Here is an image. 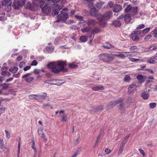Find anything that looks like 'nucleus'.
I'll list each match as a JSON object with an SVG mask.
<instances>
[{
	"mask_svg": "<svg viewBox=\"0 0 157 157\" xmlns=\"http://www.w3.org/2000/svg\"><path fill=\"white\" fill-rule=\"evenodd\" d=\"M39 2L42 12L46 15H48L51 12L52 7L53 5L52 2L48 0H33Z\"/></svg>",
	"mask_w": 157,
	"mask_h": 157,
	"instance_id": "1",
	"label": "nucleus"
},
{
	"mask_svg": "<svg viewBox=\"0 0 157 157\" xmlns=\"http://www.w3.org/2000/svg\"><path fill=\"white\" fill-rule=\"evenodd\" d=\"M66 65L65 61L59 60L55 63H50L48 64L47 67L48 68H51L54 73H58L64 70Z\"/></svg>",
	"mask_w": 157,
	"mask_h": 157,
	"instance_id": "2",
	"label": "nucleus"
},
{
	"mask_svg": "<svg viewBox=\"0 0 157 157\" xmlns=\"http://www.w3.org/2000/svg\"><path fill=\"white\" fill-rule=\"evenodd\" d=\"M100 59L106 63H109L112 61L114 59V57L108 53H103L98 56Z\"/></svg>",
	"mask_w": 157,
	"mask_h": 157,
	"instance_id": "3",
	"label": "nucleus"
},
{
	"mask_svg": "<svg viewBox=\"0 0 157 157\" xmlns=\"http://www.w3.org/2000/svg\"><path fill=\"white\" fill-rule=\"evenodd\" d=\"M141 34V30H134L131 34V37L133 41H138Z\"/></svg>",
	"mask_w": 157,
	"mask_h": 157,
	"instance_id": "4",
	"label": "nucleus"
},
{
	"mask_svg": "<svg viewBox=\"0 0 157 157\" xmlns=\"http://www.w3.org/2000/svg\"><path fill=\"white\" fill-rule=\"evenodd\" d=\"M11 2L10 0H3L2 2V5L4 7L5 10L7 12L11 9Z\"/></svg>",
	"mask_w": 157,
	"mask_h": 157,
	"instance_id": "5",
	"label": "nucleus"
},
{
	"mask_svg": "<svg viewBox=\"0 0 157 157\" xmlns=\"http://www.w3.org/2000/svg\"><path fill=\"white\" fill-rule=\"evenodd\" d=\"M25 4V0H14L13 7L15 9H18L20 6H23Z\"/></svg>",
	"mask_w": 157,
	"mask_h": 157,
	"instance_id": "6",
	"label": "nucleus"
},
{
	"mask_svg": "<svg viewBox=\"0 0 157 157\" xmlns=\"http://www.w3.org/2000/svg\"><path fill=\"white\" fill-rule=\"evenodd\" d=\"M101 32L100 29L96 27L94 28L91 31V35L89 36L90 39V44L91 43L94 37V34L98 33Z\"/></svg>",
	"mask_w": 157,
	"mask_h": 157,
	"instance_id": "7",
	"label": "nucleus"
},
{
	"mask_svg": "<svg viewBox=\"0 0 157 157\" xmlns=\"http://www.w3.org/2000/svg\"><path fill=\"white\" fill-rule=\"evenodd\" d=\"M123 101V100L122 99H120L118 100H116L115 101H112L109 102L107 105V107L109 109H111L114 107L116 105L121 103Z\"/></svg>",
	"mask_w": 157,
	"mask_h": 157,
	"instance_id": "8",
	"label": "nucleus"
},
{
	"mask_svg": "<svg viewBox=\"0 0 157 157\" xmlns=\"http://www.w3.org/2000/svg\"><path fill=\"white\" fill-rule=\"evenodd\" d=\"M61 12L62 13L57 16L58 19L59 20L65 21L68 18V16L67 13H63L62 11Z\"/></svg>",
	"mask_w": 157,
	"mask_h": 157,
	"instance_id": "9",
	"label": "nucleus"
},
{
	"mask_svg": "<svg viewBox=\"0 0 157 157\" xmlns=\"http://www.w3.org/2000/svg\"><path fill=\"white\" fill-rule=\"evenodd\" d=\"M51 85H55L57 86H60L63 83L61 80L57 79H51L47 81Z\"/></svg>",
	"mask_w": 157,
	"mask_h": 157,
	"instance_id": "10",
	"label": "nucleus"
},
{
	"mask_svg": "<svg viewBox=\"0 0 157 157\" xmlns=\"http://www.w3.org/2000/svg\"><path fill=\"white\" fill-rule=\"evenodd\" d=\"M150 90L145 89L142 91L141 94V96L143 99L147 100L149 97V92Z\"/></svg>",
	"mask_w": 157,
	"mask_h": 157,
	"instance_id": "11",
	"label": "nucleus"
},
{
	"mask_svg": "<svg viewBox=\"0 0 157 157\" xmlns=\"http://www.w3.org/2000/svg\"><path fill=\"white\" fill-rule=\"evenodd\" d=\"M30 73H27L24 75L22 76L23 78H25V80L27 82H30L34 79V78L33 77L30 76Z\"/></svg>",
	"mask_w": 157,
	"mask_h": 157,
	"instance_id": "12",
	"label": "nucleus"
},
{
	"mask_svg": "<svg viewBox=\"0 0 157 157\" xmlns=\"http://www.w3.org/2000/svg\"><path fill=\"white\" fill-rule=\"evenodd\" d=\"M47 95L46 93L44 92L37 94V101H42V100L46 99Z\"/></svg>",
	"mask_w": 157,
	"mask_h": 157,
	"instance_id": "13",
	"label": "nucleus"
},
{
	"mask_svg": "<svg viewBox=\"0 0 157 157\" xmlns=\"http://www.w3.org/2000/svg\"><path fill=\"white\" fill-rule=\"evenodd\" d=\"M27 6H29V10L32 11H36L38 6L34 2H33L31 4L29 2L27 3Z\"/></svg>",
	"mask_w": 157,
	"mask_h": 157,
	"instance_id": "14",
	"label": "nucleus"
},
{
	"mask_svg": "<svg viewBox=\"0 0 157 157\" xmlns=\"http://www.w3.org/2000/svg\"><path fill=\"white\" fill-rule=\"evenodd\" d=\"M136 89V86L134 84L130 85L128 88V92L129 94L133 93L135 91Z\"/></svg>",
	"mask_w": 157,
	"mask_h": 157,
	"instance_id": "15",
	"label": "nucleus"
},
{
	"mask_svg": "<svg viewBox=\"0 0 157 157\" xmlns=\"http://www.w3.org/2000/svg\"><path fill=\"white\" fill-rule=\"evenodd\" d=\"M91 89L94 91H98L100 90H103L104 89V87L102 85L97 86L94 85L92 86L91 87Z\"/></svg>",
	"mask_w": 157,
	"mask_h": 157,
	"instance_id": "16",
	"label": "nucleus"
},
{
	"mask_svg": "<svg viewBox=\"0 0 157 157\" xmlns=\"http://www.w3.org/2000/svg\"><path fill=\"white\" fill-rule=\"evenodd\" d=\"M114 56H115L119 57L121 59H124L127 56V55H126L125 52H119L117 54H114Z\"/></svg>",
	"mask_w": 157,
	"mask_h": 157,
	"instance_id": "17",
	"label": "nucleus"
},
{
	"mask_svg": "<svg viewBox=\"0 0 157 157\" xmlns=\"http://www.w3.org/2000/svg\"><path fill=\"white\" fill-rule=\"evenodd\" d=\"M128 3H125L123 6L124 8L126 7L125 10V12L126 13H128L131 12L132 7L130 5H128Z\"/></svg>",
	"mask_w": 157,
	"mask_h": 157,
	"instance_id": "18",
	"label": "nucleus"
},
{
	"mask_svg": "<svg viewBox=\"0 0 157 157\" xmlns=\"http://www.w3.org/2000/svg\"><path fill=\"white\" fill-rule=\"evenodd\" d=\"M105 19H108L110 18L113 16V13L111 11H107L103 15Z\"/></svg>",
	"mask_w": 157,
	"mask_h": 157,
	"instance_id": "19",
	"label": "nucleus"
},
{
	"mask_svg": "<svg viewBox=\"0 0 157 157\" xmlns=\"http://www.w3.org/2000/svg\"><path fill=\"white\" fill-rule=\"evenodd\" d=\"M147 62L150 63L155 64L157 63V56L151 57L148 59Z\"/></svg>",
	"mask_w": 157,
	"mask_h": 157,
	"instance_id": "20",
	"label": "nucleus"
},
{
	"mask_svg": "<svg viewBox=\"0 0 157 157\" xmlns=\"http://www.w3.org/2000/svg\"><path fill=\"white\" fill-rule=\"evenodd\" d=\"M122 9V6L119 5H115L113 9V11L115 13H118Z\"/></svg>",
	"mask_w": 157,
	"mask_h": 157,
	"instance_id": "21",
	"label": "nucleus"
},
{
	"mask_svg": "<svg viewBox=\"0 0 157 157\" xmlns=\"http://www.w3.org/2000/svg\"><path fill=\"white\" fill-rule=\"evenodd\" d=\"M131 20V16L130 14H126L124 16V21L127 24L130 23Z\"/></svg>",
	"mask_w": 157,
	"mask_h": 157,
	"instance_id": "22",
	"label": "nucleus"
},
{
	"mask_svg": "<svg viewBox=\"0 0 157 157\" xmlns=\"http://www.w3.org/2000/svg\"><path fill=\"white\" fill-rule=\"evenodd\" d=\"M90 14L91 16H97L98 11L94 8H92L90 9Z\"/></svg>",
	"mask_w": 157,
	"mask_h": 157,
	"instance_id": "23",
	"label": "nucleus"
},
{
	"mask_svg": "<svg viewBox=\"0 0 157 157\" xmlns=\"http://www.w3.org/2000/svg\"><path fill=\"white\" fill-rule=\"evenodd\" d=\"M112 24L116 27H119L121 25V23L119 19L114 20L112 21Z\"/></svg>",
	"mask_w": 157,
	"mask_h": 157,
	"instance_id": "24",
	"label": "nucleus"
},
{
	"mask_svg": "<svg viewBox=\"0 0 157 157\" xmlns=\"http://www.w3.org/2000/svg\"><path fill=\"white\" fill-rule=\"evenodd\" d=\"M87 22H88V24L89 25L94 26L96 24L95 21L92 19H88L87 20Z\"/></svg>",
	"mask_w": 157,
	"mask_h": 157,
	"instance_id": "25",
	"label": "nucleus"
},
{
	"mask_svg": "<svg viewBox=\"0 0 157 157\" xmlns=\"http://www.w3.org/2000/svg\"><path fill=\"white\" fill-rule=\"evenodd\" d=\"M0 148L3 151H6L7 148L4 147L3 140L2 139H0Z\"/></svg>",
	"mask_w": 157,
	"mask_h": 157,
	"instance_id": "26",
	"label": "nucleus"
},
{
	"mask_svg": "<svg viewBox=\"0 0 157 157\" xmlns=\"http://www.w3.org/2000/svg\"><path fill=\"white\" fill-rule=\"evenodd\" d=\"M138 8L137 7H132L130 13L133 15H136L137 13Z\"/></svg>",
	"mask_w": 157,
	"mask_h": 157,
	"instance_id": "27",
	"label": "nucleus"
},
{
	"mask_svg": "<svg viewBox=\"0 0 157 157\" xmlns=\"http://www.w3.org/2000/svg\"><path fill=\"white\" fill-rule=\"evenodd\" d=\"M69 67L71 68H75L78 67V63L76 62H73L69 64Z\"/></svg>",
	"mask_w": 157,
	"mask_h": 157,
	"instance_id": "28",
	"label": "nucleus"
},
{
	"mask_svg": "<svg viewBox=\"0 0 157 157\" xmlns=\"http://www.w3.org/2000/svg\"><path fill=\"white\" fill-rule=\"evenodd\" d=\"M18 67H14L10 68L9 69V71L13 74L16 73L18 71Z\"/></svg>",
	"mask_w": 157,
	"mask_h": 157,
	"instance_id": "29",
	"label": "nucleus"
},
{
	"mask_svg": "<svg viewBox=\"0 0 157 157\" xmlns=\"http://www.w3.org/2000/svg\"><path fill=\"white\" fill-rule=\"evenodd\" d=\"M113 47V45L110 44L109 42H106L105 44L104 45L102 46V47L104 48H106L107 49H109L112 48Z\"/></svg>",
	"mask_w": 157,
	"mask_h": 157,
	"instance_id": "30",
	"label": "nucleus"
},
{
	"mask_svg": "<svg viewBox=\"0 0 157 157\" xmlns=\"http://www.w3.org/2000/svg\"><path fill=\"white\" fill-rule=\"evenodd\" d=\"M138 48L137 46L134 45L132 46L129 49L130 51L135 52V54H136L137 52L136 51L138 50Z\"/></svg>",
	"mask_w": 157,
	"mask_h": 157,
	"instance_id": "31",
	"label": "nucleus"
},
{
	"mask_svg": "<svg viewBox=\"0 0 157 157\" xmlns=\"http://www.w3.org/2000/svg\"><path fill=\"white\" fill-rule=\"evenodd\" d=\"M104 4V2L101 1H99L98 2H97L96 6L99 9H100Z\"/></svg>",
	"mask_w": 157,
	"mask_h": 157,
	"instance_id": "32",
	"label": "nucleus"
},
{
	"mask_svg": "<svg viewBox=\"0 0 157 157\" xmlns=\"http://www.w3.org/2000/svg\"><path fill=\"white\" fill-rule=\"evenodd\" d=\"M125 105L124 103H122L120 105V109L121 113H123L124 112L125 110L124 108Z\"/></svg>",
	"mask_w": 157,
	"mask_h": 157,
	"instance_id": "33",
	"label": "nucleus"
},
{
	"mask_svg": "<svg viewBox=\"0 0 157 157\" xmlns=\"http://www.w3.org/2000/svg\"><path fill=\"white\" fill-rule=\"evenodd\" d=\"M29 98L30 99H35L37 100V94L30 95L29 96Z\"/></svg>",
	"mask_w": 157,
	"mask_h": 157,
	"instance_id": "34",
	"label": "nucleus"
},
{
	"mask_svg": "<svg viewBox=\"0 0 157 157\" xmlns=\"http://www.w3.org/2000/svg\"><path fill=\"white\" fill-rule=\"evenodd\" d=\"M115 4L114 2H112L111 1H109L107 4V7L109 8H113L114 7V6Z\"/></svg>",
	"mask_w": 157,
	"mask_h": 157,
	"instance_id": "35",
	"label": "nucleus"
},
{
	"mask_svg": "<svg viewBox=\"0 0 157 157\" xmlns=\"http://www.w3.org/2000/svg\"><path fill=\"white\" fill-rule=\"evenodd\" d=\"M42 71L43 72H44V70H43L35 69L33 71V72L36 74H41V72Z\"/></svg>",
	"mask_w": 157,
	"mask_h": 157,
	"instance_id": "36",
	"label": "nucleus"
},
{
	"mask_svg": "<svg viewBox=\"0 0 157 157\" xmlns=\"http://www.w3.org/2000/svg\"><path fill=\"white\" fill-rule=\"evenodd\" d=\"M131 78L130 76L128 75H125L124 78V81L125 82H129L130 81Z\"/></svg>",
	"mask_w": 157,
	"mask_h": 157,
	"instance_id": "37",
	"label": "nucleus"
},
{
	"mask_svg": "<svg viewBox=\"0 0 157 157\" xmlns=\"http://www.w3.org/2000/svg\"><path fill=\"white\" fill-rule=\"evenodd\" d=\"M46 49L47 51L49 52H52L54 51V48L53 46L46 47Z\"/></svg>",
	"mask_w": 157,
	"mask_h": 157,
	"instance_id": "38",
	"label": "nucleus"
},
{
	"mask_svg": "<svg viewBox=\"0 0 157 157\" xmlns=\"http://www.w3.org/2000/svg\"><path fill=\"white\" fill-rule=\"evenodd\" d=\"M90 29V28L89 27H86L84 28H82L81 30L83 33H86L89 32Z\"/></svg>",
	"mask_w": 157,
	"mask_h": 157,
	"instance_id": "39",
	"label": "nucleus"
},
{
	"mask_svg": "<svg viewBox=\"0 0 157 157\" xmlns=\"http://www.w3.org/2000/svg\"><path fill=\"white\" fill-rule=\"evenodd\" d=\"M144 27L145 25L144 24H140L137 27L135 30H140V29L144 28Z\"/></svg>",
	"mask_w": 157,
	"mask_h": 157,
	"instance_id": "40",
	"label": "nucleus"
},
{
	"mask_svg": "<svg viewBox=\"0 0 157 157\" xmlns=\"http://www.w3.org/2000/svg\"><path fill=\"white\" fill-rule=\"evenodd\" d=\"M61 119L62 121L63 122H65L67 121V116L65 114H63L61 117Z\"/></svg>",
	"mask_w": 157,
	"mask_h": 157,
	"instance_id": "41",
	"label": "nucleus"
},
{
	"mask_svg": "<svg viewBox=\"0 0 157 157\" xmlns=\"http://www.w3.org/2000/svg\"><path fill=\"white\" fill-rule=\"evenodd\" d=\"M97 16V19L100 22H101L102 20L105 19H104V17L103 15L102 14H100Z\"/></svg>",
	"mask_w": 157,
	"mask_h": 157,
	"instance_id": "42",
	"label": "nucleus"
},
{
	"mask_svg": "<svg viewBox=\"0 0 157 157\" xmlns=\"http://www.w3.org/2000/svg\"><path fill=\"white\" fill-rule=\"evenodd\" d=\"M150 29V27H148L144 29L142 31H141V33H142L143 34H145L147 33L149 31Z\"/></svg>",
	"mask_w": 157,
	"mask_h": 157,
	"instance_id": "43",
	"label": "nucleus"
},
{
	"mask_svg": "<svg viewBox=\"0 0 157 157\" xmlns=\"http://www.w3.org/2000/svg\"><path fill=\"white\" fill-rule=\"evenodd\" d=\"M80 39L82 42H85L87 40V38L86 36H82L80 37Z\"/></svg>",
	"mask_w": 157,
	"mask_h": 157,
	"instance_id": "44",
	"label": "nucleus"
},
{
	"mask_svg": "<svg viewBox=\"0 0 157 157\" xmlns=\"http://www.w3.org/2000/svg\"><path fill=\"white\" fill-rule=\"evenodd\" d=\"M124 147H123L121 146H120L119 148V151L117 153L118 155H120L121 154V153H122V152H123V151Z\"/></svg>",
	"mask_w": 157,
	"mask_h": 157,
	"instance_id": "45",
	"label": "nucleus"
},
{
	"mask_svg": "<svg viewBox=\"0 0 157 157\" xmlns=\"http://www.w3.org/2000/svg\"><path fill=\"white\" fill-rule=\"evenodd\" d=\"M152 35L154 37L157 38V27L153 31Z\"/></svg>",
	"mask_w": 157,
	"mask_h": 157,
	"instance_id": "46",
	"label": "nucleus"
},
{
	"mask_svg": "<svg viewBox=\"0 0 157 157\" xmlns=\"http://www.w3.org/2000/svg\"><path fill=\"white\" fill-rule=\"evenodd\" d=\"M127 102L129 104L132 103H134V101L131 97H128L127 100Z\"/></svg>",
	"mask_w": 157,
	"mask_h": 157,
	"instance_id": "47",
	"label": "nucleus"
},
{
	"mask_svg": "<svg viewBox=\"0 0 157 157\" xmlns=\"http://www.w3.org/2000/svg\"><path fill=\"white\" fill-rule=\"evenodd\" d=\"M149 105L151 109H153L156 107V103H151L149 104Z\"/></svg>",
	"mask_w": 157,
	"mask_h": 157,
	"instance_id": "48",
	"label": "nucleus"
},
{
	"mask_svg": "<svg viewBox=\"0 0 157 157\" xmlns=\"http://www.w3.org/2000/svg\"><path fill=\"white\" fill-rule=\"evenodd\" d=\"M128 140L124 139V138L123 139V140H122L121 143V144L120 146H121L123 147H124L125 144L126 143Z\"/></svg>",
	"mask_w": 157,
	"mask_h": 157,
	"instance_id": "49",
	"label": "nucleus"
},
{
	"mask_svg": "<svg viewBox=\"0 0 157 157\" xmlns=\"http://www.w3.org/2000/svg\"><path fill=\"white\" fill-rule=\"evenodd\" d=\"M75 17L77 19L81 21L83 19V17L82 16H80L78 15H75Z\"/></svg>",
	"mask_w": 157,
	"mask_h": 157,
	"instance_id": "50",
	"label": "nucleus"
},
{
	"mask_svg": "<svg viewBox=\"0 0 157 157\" xmlns=\"http://www.w3.org/2000/svg\"><path fill=\"white\" fill-rule=\"evenodd\" d=\"M149 50H155L157 51V46H152L148 48Z\"/></svg>",
	"mask_w": 157,
	"mask_h": 157,
	"instance_id": "51",
	"label": "nucleus"
},
{
	"mask_svg": "<svg viewBox=\"0 0 157 157\" xmlns=\"http://www.w3.org/2000/svg\"><path fill=\"white\" fill-rule=\"evenodd\" d=\"M137 78L140 82H141L143 80V76L141 75H139L137 76Z\"/></svg>",
	"mask_w": 157,
	"mask_h": 157,
	"instance_id": "52",
	"label": "nucleus"
},
{
	"mask_svg": "<svg viewBox=\"0 0 157 157\" xmlns=\"http://www.w3.org/2000/svg\"><path fill=\"white\" fill-rule=\"evenodd\" d=\"M2 88L3 89H6L8 87L9 84L6 83H4L2 84Z\"/></svg>",
	"mask_w": 157,
	"mask_h": 157,
	"instance_id": "53",
	"label": "nucleus"
},
{
	"mask_svg": "<svg viewBox=\"0 0 157 157\" xmlns=\"http://www.w3.org/2000/svg\"><path fill=\"white\" fill-rule=\"evenodd\" d=\"M125 54L127 55L128 56H132L134 55V54H135V52L131 51V52H125Z\"/></svg>",
	"mask_w": 157,
	"mask_h": 157,
	"instance_id": "54",
	"label": "nucleus"
},
{
	"mask_svg": "<svg viewBox=\"0 0 157 157\" xmlns=\"http://www.w3.org/2000/svg\"><path fill=\"white\" fill-rule=\"evenodd\" d=\"M100 24L101 26H105L106 25V22L105 21L102 20L100 22Z\"/></svg>",
	"mask_w": 157,
	"mask_h": 157,
	"instance_id": "55",
	"label": "nucleus"
},
{
	"mask_svg": "<svg viewBox=\"0 0 157 157\" xmlns=\"http://www.w3.org/2000/svg\"><path fill=\"white\" fill-rule=\"evenodd\" d=\"M5 132L6 133V137L8 139H9L10 137V134L9 132L8 131L6 130H5Z\"/></svg>",
	"mask_w": 157,
	"mask_h": 157,
	"instance_id": "56",
	"label": "nucleus"
},
{
	"mask_svg": "<svg viewBox=\"0 0 157 157\" xmlns=\"http://www.w3.org/2000/svg\"><path fill=\"white\" fill-rule=\"evenodd\" d=\"M102 131L101 130V132H100V133L99 134L98 136L96 138V143H97L98 142L99 140L100 139V138H101V135H102Z\"/></svg>",
	"mask_w": 157,
	"mask_h": 157,
	"instance_id": "57",
	"label": "nucleus"
},
{
	"mask_svg": "<svg viewBox=\"0 0 157 157\" xmlns=\"http://www.w3.org/2000/svg\"><path fill=\"white\" fill-rule=\"evenodd\" d=\"M59 41V38H57L55 39L54 43L55 44L57 45L58 44Z\"/></svg>",
	"mask_w": 157,
	"mask_h": 157,
	"instance_id": "58",
	"label": "nucleus"
},
{
	"mask_svg": "<svg viewBox=\"0 0 157 157\" xmlns=\"http://www.w3.org/2000/svg\"><path fill=\"white\" fill-rule=\"evenodd\" d=\"M139 151L141 154L142 155L144 156H145V153L144 150H143L141 148H140L139 149Z\"/></svg>",
	"mask_w": 157,
	"mask_h": 157,
	"instance_id": "59",
	"label": "nucleus"
},
{
	"mask_svg": "<svg viewBox=\"0 0 157 157\" xmlns=\"http://www.w3.org/2000/svg\"><path fill=\"white\" fill-rule=\"evenodd\" d=\"M32 147L33 149L36 150V148L35 147V142L33 140H32Z\"/></svg>",
	"mask_w": 157,
	"mask_h": 157,
	"instance_id": "60",
	"label": "nucleus"
},
{
	"mask_svg": "<svg viewBox=\"0 0 157 157\" xmlns=\"http://www.w3.org/2000/svg\"><path fill=\"white\" fill-rule=\"evenodd\" d=\"M80 23H82V25H86V24H88V22H87V20L86 21V20H84L83 19L81 21Z\"/></svg>",
	"mask_w": 157,
	"mask_h": 157,
	"instance_id": "61",
	"label": "nucleus"
},
{
	"mask_svg": "<svg viewBox=\"0 0 157 157\" xmlns=\"http://www.w3.org/2000/svg\"><path fill=\"white\" fill-rule=\"evenodd\" d=\"M6 108L4 106H2V107L0 109V114H1L2 113H3L4 112Z\"/></svg>",
	"mask_w": 157,
	"mask_h": 157,
	"instance_id": "62",
	"label": "nucleus"
},
{
	"mask_svg": "<svg viewBox=\"0 0 157 157\" xmlns=\"http://www.w3.org/2000/svg\"><path fill=\"white\" fill-rule=\"evenodd\" d=\"M37 63L35 60H33L31 63V65L32 66H36L37 65Z\"/></svg>",
	"mask_w": 157,
	"mask_h": 157,
	"instance_id": "63",
	"label": "nucleus"
},
{
	"mask_svg": "<svg viewBox=\"0 0 157 157\" xmlns=\"http://www.w3.org/2000/svg\"><path fill=\"white\" fill-rule=\"evenodd\" d=\"M78 154V151H77L74 153L73 155L72 156V157H77Z\"/></svg>",
	"mask_w": 157,
	"mask_h": 157,
	"instance_id": "64",
	"label": "nucleus"
}]
</instances>
